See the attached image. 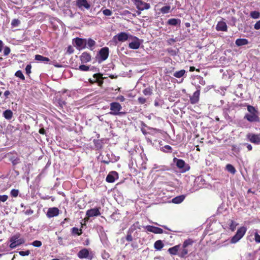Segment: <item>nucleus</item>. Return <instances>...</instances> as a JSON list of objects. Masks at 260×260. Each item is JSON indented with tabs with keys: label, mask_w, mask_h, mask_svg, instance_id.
Instances as JSON below:
<instances>
[{
	"label": "nucleus",
	"mask_w": 260,
	"mask_h": 260,
	"mask_svg": "<svg viewBox=\"0 0 260 260\" xmlns=\"http://www.w3.org/2000/svg\"><path fill=\"white\" fill-rule=\"evenodd\" d=\"M185 199V196L183 195L179 196L177 197H176L175 198H173L172 200V202L174 204H180L183 201V200Z\"/></svg>",
	"instance_id": "c756f323"
},
{
	"label": "nucleus",
	"mask_w": 260,
	"mask_h": 260,
	"mask_svg": "<svg viewBox=\"0 0 260 260\" xmlns=\"http://www.w3.org/2000/svg\"><path fill=\"white\" fill-rule=\"evenodd\" d=\"M216 29L217 31H226L228 27L226 23L224 21H219L216 26Z\"/></svg>",
	"instance_id": "aec40b11"
},
{
	"label": "nucleus",
	"mask_w": 260,
	"mask_h": 260,
	"mask_svg": "<svg viewBox=\"0 0 260 260\" xmlns=\"http://www.w3.org/2000/svg\"><path fill=\"white\" fill-rule=\"evenodd\" d=\"M246 145L248 151H251L252 149V146L251 144L246 143L245 144Z\"/></svg>",
	"instance_id": "680f3d73"
},
{
	"label": "nucleus",
	"mask_w": 260,
	"mask_h": 260,
	"mask_svg": "<svg viewBox=\"0 0 260 260\" xmlns=\"http://www.w3.org/2000/svg\"><path fill=\"white\" fill-rule=\"evenodd\" d=\"M31 66L29 64H27L25 68L26 74L29 75L31 73Z\"/></svg>",
	"instance_id": "3c124183"
},
{
	"label": "nucleus",
	"mask_w": 260,
	"mask_h": 260,
	"mask_svg": "<svg viewBox=\"0 0 260 260\" xmlns=\"http://www.w3.org/2000/svg\"><path fill=\"white\" fill-rule=\"evenodd\" d=\"M116 100L121 102H123L125 99L123 95H119L116 97Z\"/></svg>",
	"instance_id": "4d7b16f0"
},
{
	"label": "nucleus",
	"mask_w": 260,
	"mask_h": 260,
	"mask_svg": "<svg viewBox=\"0 0 260 260\" xmlns=\"http://www.w3.org/2000/svg\"><path fill=\"white\" fill-rule=\"evenodd\" d=\"M245 106H247V111L249 113L246 114L244 118L250 122H259L260 118L258 116V112L255 107L246 104Z\"/></svg>",
	"instance_id": "f257e3e1"
},
{
	"label": "nucleus",
	"mask_w": 260,
	"mask_h": 260,
	"mask_svg": "<svg viewBox=\"0 0 260 260\" xmlns=\"http://www.w3.org/2000/svg\"><path fill=\"white\" fill-rule=\"evenodd\" d=\"M100 207L99 208H94L88 210L86 211V215L88 217H91L93 216H98L101 215V212L100 211Z\"/></svg>",
	"instance_id": "ddd939ff"
},
{
	"label": "nucleus",
	"mask_w": 260,
	"mask_h": 260,
	"mask_svg": "<svg viewBox=\"0 0 260 260\" xmlns=\"http://www.w3.org/2000/svg\"><path fill=\"white\" fill-rule=\"evenodd\" d=\"M59 210L57 207L49 208L47 212V216L51 218L59 215Z\"/></svg>",
	"instance_id": "4468645a"
},
{
	"label": "nucleus",
	"mask_w": 260,
	"mask_h": 260,
	"mask_svg": "<svg viewBox=\"0 0 260 260\" xmlns=\"http://www.w3.org/2000/svg\"><path fill=\"white\" fill-rule=\"evenodd\" d=\"M117 77H118V76L116 75L110 74V75H109V77L110 78L112 79H116L117 78Z\"/></svg>",
	"instance_id": "69168bd1"
},
{
	"label": "nucleus",
	"mask_w": 260,
	"mask_h": 260,
	"mask_svg": "<svg viewBox=\"0 0 260 260\" xmlns=\"http://www.w3.org/2000/svg\"><path fill=\"white\" fill-rule=\"evenodd\" d=\"M145 228L147 231L154 234H162L164 232L163 230L160 228L150 225L146 226Z\"/></svg>",
	"instance_id": "2eb2a0df"
},
{
	"label": "nucleus",
	"mask_w": 260,
	"mask_h": 260,
	"mask_svg": "<svg viewBox=\"0 0 260 260\" xmlns=\"http://www.w3.org/2000/svg\"><path fill=\"white\" fill-rule=\"evenodd\" d=\"M254 28L256 30L260 29V20L257 21L254 25Z\"/></svg>",
	"instance_id": "13d9d810"
},
{
	"label": "nucleus",
	"mask_w": 260,
	"mask_h": 260,
	"mask_svg": "<svg viewBox=\"0 0 260 260\" xmlns=\"http://www.w3.org/2000/svg\"><path fill=\"white\" fill-rule=\"evenodd\" d=\"M31 245L34 247H40L42 246V242L39 240H35L32 243Z\"/></svg>",
	"instance_id": "a18cd8bd"
},
{
	"label": "nucleus",
	"mask_w": 260,
	"mask_h": 260,
	"mask_svg": "<svg viewBox=\"0 0 260 260\" xmlns=\"http://www.w3.org/2000/svg\"><path fill=\"white\" fill-rule=\"evenodd\" d=\"M122 107L118 102H112L110 104V112L109 114L112 115H123L126 114L125 112H121Z\"/></svg>",
	"instance_id": "20e7f679"
},
{
	"label": "nucleus",
	"mask_w": 260,
	"mask_h": 260,
	"mask_svg": "<svg viewBox=\"0 0 260 260\" xmlns=\"http://www.w3.org/2000/svg\"><path fill=\"white\" fill-rule=\"evenodd\" d=\"M103 13L105 16H110L112 15V12L110 10L106 9L103 11Z\"/></svg>",
	"instance_id": "49530a36"
},
{
	"label": "nucleus",
	"mask_w": 260,
	"mask_h": 260,
	"mask_svg": "<svg viewBox=\"0 0 260 260\" xmlns=\"http://www.w3.org/2000/svg\"><path fill=\"white\" fill-rule=\"evenodd\" d=\"M247 229L244 226H242L238 229L236 234L232 237L231 240L232 243H236L240 240L245 235Z\"/></svg>",
	"instance_id": "423d86ee"
},
{
	"label": "nucleus",
	"mask_w": 260,
	"mask_h": 260,
	"mask_svg": "<svg viewBox=\"0 0 260 260\" xmlns=\"http://www.w3.org/2000/svg\"><path fill=\"white\" fill-rule=\"evenodd\" d=\"M164 246V244L160 240H157L154 244V247L157 250H160Z\"/></svg>",
	"instance_id": "c85d7f7f"
},
{
	"label": "nucleus",
	"mask_w": 260,
	"mask_h": 260,
	"mask_svg": "<svg viewBox=\"0 0 260 260\" xmlns=\"http://www.w3.org/2000/svg\"><path fill=\"white\" fill-rule=\"evenodd\" d=\"M35 60H36L37 61H39L40 62H46V63H47L48 62H49L50 61V59L49 58L44 57V56L39 55V54L36 55L35 57Z\"/></svg>",
	"instance_id": "bb28decb"
},
{
	"label": "nucleus",
	"mask_w": 260,
	"mask_h": 260,
	"mask_svg": "<svg viewBox=\"0 0 260 260\" xmlns=\"http://www.w3.org/2000/svg\"><path fill=\"white\" fill-rule=\"evenodd\" d=\"M162 148H165L166 149V150H164L165 152H171L172 150V148L170 145H165Z\"/></svg>",
	"instance_id": "5fc2aeb1"
},
{
	"label": "nucleus",
	"mask_w": 260,
	"mask_h": 260,
	"mask_svg": "<svg viewBox=\"0 0 260 260\" xmlns=\"http://www.w3.org/2000/svg\"><path fill=\"white\" fill-rule=\"evenodd\" d=\"M185 73V71L184 70H181L180 71H177V72H175L173 74V76L175 77L179 78L183 77V75H184Z\"/></svg>",
	"instance_id": "c9c22d12"
},
{
	"label": "nucleus",
	"mask_w": 260,
	"mask_h": 260,
	"mask_svg": "<svg viewBox=\"0 0 260 260\" xmlns=\"http://www.w3.org/2000/svg\"><path fill=\"white\" fill-rule=\"evenodd\" d=\"M20 24V21L18 19H14L12 20L11 25L12 27H17Z\"/></svg>",
	"instance_id": "a19ab883"
},
{
	"label": "nucleus",
	"mask_w": 260,
	"mask_h": 260,
	"mask_svg": "<svg viewBox=\"0 0 260 260\" xmlns=\"http://www.w3.org/2000/svg\"><path fill=\"white\" fill-rule=\"evenodd\" d=\"M171 9V7L170 6H166L162 7L160 9V11L163 14H167L169 12Z\"/></svg>",
	"instance_id": "4c0bfd02"
},
{
	"label": "nucleus",
	"mask_w": 260,
	"mask_h": 260,
	"mask_svg": "<svg viewBox=\"0 0 260 260\" xmlns=\"http://www.w3.org/2000/svg\"><path fill=\"white\" fill-rule=\"evenodd\" d=\"M237 225V224L234 220H230V228L232 231H235Z\"/></svg>",
	"instance_id": "37998d69"
},
{
	"label": "nucleus",
	"mask_w": 260,
	"mask_h": 260,
	"mask_svg": "<svg viewBox=\"0 0 260 260\" xmlns=\"http://www.w3.org/2000/svg\"><path fill=\"white\" fill-rule=\"evenodd\" d=\"M200 95V90H196L193 94V95L190 97V102L191 104H196L199 101Z\"/></svg>",
	"instance_id": "dca6fc26"
},
{
	"label": "nucleus",
	"mask_w": 260,
	"mask_h": 260,
	"mask_svg": "<svg viewBox=\"0 0 260 260\" xmlns=\"http://www.w3.org/2000/svg\"><path fill=\"white\" fill-rule=\"evenodd\" d=\"M194 71H196L197 72H200V69H196L194 67H190L189 68V71L190 72H193Z\"/></svg>",
	"instance_id": "052dcab7"
},
{
	"label": "nucleus",
	"mask_w": 260,
	"mask_h": 260,
	"mask_svg": "<svg viewBox=\"0 0 260 260\" xmlns=\"http://www.w3.org/2000/svg\"><path fill=\"white\" fill-rule=\"evenodd\" d=\"M175 42V40L173 39V38H171L170 39H169V40H168V43L171 45L172 43H174Z\"/></svg>",
	"instance_id": "774afa93"
},
{
	"label": "nucleus",
	"mask_w": 260,
	"mask_h": 260,
	"mask_svg": "<svg viewBox=\"0 0 260 260\" xmlns=\"http://www.w3.org/2000/svg\"><path fill=\"white\" fill-rule=\"evenodd\" d=\"M255 241L257 243H260V235L256 233L254 235Z\"/></svg>",
	"instance_id": "bf43d9fd"
},
{
	"label": "nucleus",
	"mask_w": 260,
	"mask_h": 260,
	"mask_svg": "<svg viewBox=\"0 0 260 260\" xmlns=\"http://www.w3.org/2000/svg\"><path fill=\"white\" fill-rule=\"evenodd\" d=\"M193 243L194 241L190 238L185 240L183 243L180 252L178 253L179 256L181 258L185 257L188 253L189 247L192 246Z\"/></svg>",
	"instance_id": "7ed1b4c3"
},
{
	"label": "nucleus",
	"mask_w": 260,
	"mask_h": 260,
	"mask_svg": "<svg viewBox=\"0 0 260 260\" xmlns=\"http://www.w3.org/2000/svg\"><path fill=\"white\" fill-rule=\"evenodd\" d=\"M45 132V129L44 128H41L39 131V133L41 135H44Z\"/></svg>",
	"instance_id": "e2e57ef3"
},
{
	"label": "nucleus",
	"mask_w": 260,
	"mask_h": 260,
	"mask_svg": "<svg viewBox=\"0 0 260 260\" xmlns=\"http://www.w3.org/2000/svg\"><path fill=\"white\" fill-rule=\"evenodd\" d=\"M19 254L21 255V256H27V255H28L29 254H30V251L29 250H27L26 251H20L19 252Z\"/></svg>",
	"instance_id": "09e8293b"
},
{
	"label": "nucleus",
	"mask_w": 260,
	"mask_h": 260,
	"mask_svg": "<svg viewBox=\"0 0 260 260\" xmlns=\"http://www.w3.org/2000/svg\"><path fill=\"white\" fill-rule=\"evenodd\" d=\"M19 192L18 189H13L10 191V194L12 197L16 198L18 196Z\"/></svg>",
	"instance_id": "c03bdc74"
},
{
	"label": "nucleus",
	"mask_w": 260,
	"mask_h": 260,
	"mask_svg": "<svg viewBox=\"0 0 260 260\" xmlns=\"http://www.w3.org/2000/svg\"><path fill=\"white\" fill-rule=\"evenodd\" d=\"M167 51L168 53L170 55H171L172 56H175V55H176V50L173 49L172 48H168V49H167Z\"/></svg>",
	"instance_id": "de8ad7c7"
},
{
	"label": "nucleus",
	"mask_w": 260,
	"mask_h": 260,
	"mask_svg": "<svg viewBox=\"0 0 260 260\" xmlns=\"http://www.w3.org/2000/svg\"><path fill=\"white\" fill-rule=\"evenodd\" d=\"M174 162H176V165L178 168L183 170V172L188 171L190 169L189 166L188 164L186 165L185 161L182 159L174 158Z\"/></svg>",
	"instance_id": "1a4fd4ad"
},
{
	"label": "nucleus",
	"mask_w": 260,
	"mask_h": 260,
	"mask_svg": "<svg viewBox=\"0 0 260 260\" xmlns=\"http://www.w3.org/2000/svg\"><path fill=\"white\" fill-rule=\"evenodd\" d=\"M88 47L91 50H93V47L95 45V42L92 39L89 38L87 40Z\"/></svg>",
	"instance_id": "2f4dec72"
},
{
	"label": "nucleus",
	"mask_w": 260,
	"mask_h": 260,
	"mask_svg": "<svg viewBox=\"0 0 260 260\" xmlns=\"http://www.w3.org/2000/svg\"><path fill=\"white\" fill-rule=\"evenodd\" d=\"M3 116L7 120H10L13 117V112L11 110H7L3 112Z\"/></svg>",
	"instance_id": "7c9ffc66"
},
{
	"label": "nucleus",
	"mask_w": 260,
	"mask_h": 260,
	"mask_svg": "<svg viewBox=\"0 0 260 260\" xmlns=\"http://www.w3.org/2000/svg\"><path fill=\"white\" fill-rule=\"evenodd\" d=\"M34 211L32 209H29V210H27L25 211V213L26 214L29 215V214H32L33 213Z\"/></svg>",
	"instance_id": "0e129e2a"
},
{
	"label": "nucleus",
	"mask_w": 260,
	"mask_h": 260,
	"mask_svg": "<svg viewBox=\"0 0 260 260\" xmlns=\"http://www.w3.org/2000/svg\"><path fill=\"white\" fill-rule=\"evenodd\" d=\"M71 231L73 235H77L78 236H80L82 234V229H79L76 227L73 228Z\"/></svg>",
	"instance_id": "473e14b6"
},
{
	"label": "nucleus",
	"mask_w": 260,
	"mask_h": 260,
	"mask_svg": "<svg viewBox=\"0 0 260 260\" xmlns=\"http://www.w3.org/2000/svg\"><path fill=\"white\" fill-rule=\"evenodd\" d=\"M8 199V197L7 195H0V202H5Z\"/></svg>",
	"instance_id": "864d4df0"
},
{
	"label": "nucleus",
	"mask_w": 260,
	"mask_h": 260,
	"mask_svg": "<svg viewBox=\"0 0 260 260\" xmlns=\"http://www.w3.org/2000/svg\"><path fill=\"white\" fill-rule=\"evenodd\" d=\"M225 168H226V170L228 172H230L231 173H232L233 174H235L236 170L235 168H234V167L233 165H232L231 164L226 165Z\"/></svg>",
	"instance_id": "f704fd0d"
},
{
	"label": "nucleus",
	"mask_w": 260,
	"mask_h": 260,
	"mask_svg": "<svg viewBox=\"0 0 260 260\" xmlns=\"http://www.w3.org/2000/svg\"><path fill=\"white\" fill-rule=\"evenodd\" d=\"M249 42L246 39H237L235 41V44L237 46H241L247 45Z\"/></svg>",
	"instance_id": "393cba45"
},
{
	"label": "nucleus",
	"mask_w": 260,
	"mask_h": 260,
	"mask_svg": "<svg viewBox=\"0 0 260 260\" xmlns=\"http://www.w3.org/2000/svg\"><path fill=\"white\" fill-rule=\"evenodd\" d=\"M10 160L14 166L16 165L20 162V158L18 157L13 156L10 158Z\"/></svg>",
	"instance_id": "58836bf2"
},
{
	"label": "nucleus",
	"mask_w": 260,
	"mask_h": 260,
	"mask_svg": "<svg viewBox=\"0 0 260 260\" xmlns=\"http://www.w3.org/2000/svg\"><path fill=\"white\" fill-rule=\"evenodd\" d=\"M115 37L119 42H124L126 41L128 38V35L124 32L119 33Z\"/></svg>",
	"instance_id": "5701e85b"
},
{
	"label": "nucleus",
	"mask_w": 260,
	"mask_h": 260,
	"mask_svg": "<svg viewBox=\"0 0 260 260\" xmlns=\"http://www.w3.org/2000/svg\"><path fill=\"white\" fill-rule=\"evenodd\" d=\"M73 41L78 50L85 49L86 47L87 40L86 39L77 37L73 40Z\"/></svg>",
	"instance_id": "9d476101"
},
{
	"label": "nucleus",
	"mask_w": 260,
	"mask_h": 260,
	"mask_svg": "<svg viewBox=\"0 0 260 260\" xmlns=\"http://www.w3.org/2000/svg\"><path fill=\"white\" fill-rule=\"evenodd\" d=\"M139 222H137L136 223V224H138ZM135 226V223L131 227V228L128 230L127 233V235H126V236L125 237V239L126 240L128 241V242H132L133 240V237L132 236V232H133L134 230H135V228L133 227Z\"/></svg>",
	"instance_id": "4be33fe9"
},
{
	"label": "nucleus",
	"mask_w": 260,
	"mask_h": 260,
	"mask_svg": "<svg viewBox=\"0 0 260 260\" xmlns=\"http://www.w3.org/2000/svg\"><path fill=\"white\" fill-rule=\"evenodd\" d=\"M78 257L80 259L86 258L91 260L93 257V255L91 252L85 248L80 250L77 253Z\"/></svg>",
	"instance_id": "0eeeda50"
},
{
	"label": "nucleus",
	"mask_w": 260,
	"mask_h": 260,
	"mask_svg": "<svg viewBox=\"0 0 260 260\" xmlns=\"http://www.w3.org/2000/svg\"><path fill=\"white\" fill-rule=\"evenodd\" d=\"M193 243L194 241L190 238L185 240L183 243L180 252L178 253L179 256L181 258L185 257L188 253L189 247L192 246Z\"/></svg>",
	"instance_id": "f03ea898"
},
{
	"label": "nucleus",
	"mask_w": 260,
	"mask_h": 260,
	"mask_svg": "<svg viewBox=\"0 0 260 260\" xmlns=\"http://www.w3.org/2000/svg\"><path fill=\"white\" fill-rule=\"evenodd\" d=\"M152 87H148L143 90V93L145 95H151L152 94Z\"/></svg>",
	"instance_id": "72a5a7b5"
},
{
	"label": "nucleus",
	"mask_w": 260,
	"mask_h": 260,
	"mask_svg": "<svg viewBox=\"0 0 260 260\" xmlns=\"http://www.w3.org/2000/svg\"><path fill=\"white\" fill-rule=\"evenodd\" d=\"M109 54V49L107 47H103L99 51V55L100 59L102 61L106 60Z\"/></svg>",
	"instance_id": "f8f14e48"
},
{
	"label": "nucleus",
	"mask_w": 260,
	"mask_h": 260,
	"mask_svg": "<svg viewBox=\"0 0 260 260\" xmlns=\"http://www.w3.org/2000/svg\"><path fill=\"white\" fill-rule=\"evenodd\" d=\"M80 59L82 63L89 62L91 59V56L89 53L84 52L80 56Z\"/></svg>",
	"instance_id": "f3484780"
},
{
	"label": "nucleus",
	"mask_w": 260,
	"mask_h": 260,
	"mask_svg": "<svg viewBox=\"0 0 260 260\" xmlns=\"http://www.w3.org/2000/svg\"><path fill=\"white\" fill-rule=\"evenodd\" d=\"M11 50L9 47L6 46L4 50V54L5 56H7L10 53Z\"/></svg>",
	"instance_id": "8fccbe9b"
},
{
	"label": "nucleus",
	"mask_w": 260,
	"mask_h": 260,
	"mask_svg": "<svg viewBox=\"0 0 260 260\" xmlns=\"http://www.w3.org/2000/svg\"><path fill=\"white\" fill-rule=\"evenodd\" d=\"M250 16L253 19H258L260 17V13L258 11H252L250 13Z\"/></svg>",
	"instance_id": "e433bc0d"
},
{
	"label": "nucleus",
	"mask_w": 260,
	"mask_h": 260,
	"mask_svg": "<svg viewBox=\"0 0 260 260\" xmlns=\"http://www.w3.org/2000/svg\"><path fill=\"white\" fill-rule=\"evenodd\" d=\"M181 20L179 19L171 18L168 20L167 23L169 25L172 26H176L177 25H180Z\"/></svg>",
	"instance_id": "a878e982"
},
{
	"label": "nucleus",
	"mask_w": 260,
	"mask_h": 260,
	"mask_svg": "<svg viewBox=\"0 0 260 260\" xmlns=\"http://www.w3.org/2000/svg\"><path fill=\"white\" fill-rule=\"evenodd\" d=\"M77 6L80 9L84 7L88 10L90 8V5L88 3L87 0H77Z\"/></svg>",
	"instance_id": "a211bd4d"
},
{
	"label": "nucleus",
	"mask_w": 260,
	"mask_h": 260,
	"mask_svg": "<svg viewBox=\"0 0 260 260\" xmlns=\"http://www.w3.org/2000/svg\"><path fill=\"white\" fill-rule=\"evenodd\" d=\"M58 240L59 245H62V238L61 237H58Z\"/></svg>",
	"instance_id": "338daca9"
},
{
	"label": "nucleus",
	"mask_w": 260,
	"mask_h": 260,
	"mask_svg": "<svg viewBox=\"0 0 260 260\" xmlns=\"http://www.w3.org/2000/svg\"><path fill=\"white\" fill-rule=\"evenodd\" d=\"M74 49L72 46L70 45L68 47L67 50V53H68L69 54H72L74 52Z\"/></svg>",
	"instance_id": "6e6d98bb"
},
{
	"label": "nucleus",
	"mask_w": 260,
	"mask_h": 260,
	"mask_svg": "<svg viewBox=\"0 0 260 260\" xmlns=\"http://www.w3.org/2000/svg\"><path fill=\"white\" fill-rule=\"evenodd\" d=\"M93 77L95 79V81L98 83L99 86H102L104 83L103 75L101 73L94 74Z\"/></svg>",
	"instance_id": "6ab92c4d"
},
{
	"label": "nucleus",
	"mask_w": 260,
	"mask_h": 260,
	"mask_svg": "<svg viewBox=\"0 0 260 260\" xmlns=\"http://www.w3.org/2000/svg\"><path fill=\"white\" fill-rule=\"evenodd\" d=\"M138 101L140 104H144L146 102V99L143 97H139L138 99Z\"/></svg>",
	"instance_id": "603ef678"
},
{
	"label": "nucleus",
	"mask_w": 260,
	"mask_h": 260,
	"mask_svg": "<svg viewBox=\"0 0 260 260\" xmlns=\"http://www.w3.org/2000/svg\"><path fill=\"white\" fill-rule=\"evenodd\" d=\"M115 176L118 178V173L115 171L110 172L106 177V180L109 183H113L115 180Z\"/></svg>",
	"instance_id": "412c9836"
},
{
	"label": "nucleus",
	"mask_w": 260,
	"mask_h": 260,
	"mask_svg": "<svg viewBox=\"0 0 260 260\" xmlns=\"http://www.w3.org/2000/svg\"><path fill=\"white\" fill-rule=\"evenodd\" d=\"M136 38V40L133 42H132L129 43L128 47L131 49H138L140 46V43L139 42V39L137 38Z\"/></svg>",
	"instance_id": "b1692460"
},
{
	"label": "nucleus",
	"mask_w": 260,
	"mask_h": 260,
	"mask_svg": "<svg viewBox=\"0 0 260 260\" xmlns=\"http://www.w3.org/2000/svg\"><path fill=\"white\" fill-rule=\"evenodd\" d=\"M77 70H79L81 71H87L89 70V67L84 64H81L79 66L78 68H76Z\"/></svg>",
	"instance_id": "ea45409f"
},
{
	"label": "nucleus",
	"mask_w": 260,
	"mask_h": 260,
	"mask_svg": "<svg viewBox=\"0 0 260 260\" xmlns=\"http://www.w3.org/2000/svg\"><path fill=\"white\" fill-rule=\"evenodd\" d=\"M247 140L255 145L260 144V134L248 133L246 135Z\"/></svg>",
	"instance_id": "9b49d317"
},
{
	"label": "nucleus",
	"mask_w": 260,
	"mask_h": 260,
	"mask_svg": "<svg viewBox=\"0 0 260 260\" xmlns=\"http://www.w3.org/2000/svg\"><path fill=\"white\" fill-rule=\"evenodd\" d=\"M20 234H17L10 239V247L12 249L15 248L16 247L20 246L25 243V240L23 238H20Z\"/></svg>",
	"instance_id": "39448f33"
},
{
	"label": "nucleus",
	"mask_w": 260,
	"mask_h": 260,
	"mask_svg": "<svg viewBox=\"0 0 260 260\" xmlns=\"http://www.w3.org/2000/svg\"><path fill=\"white\" fill-rule=\"evenodd\" d=\"M137 9L140 11L148 10L150 8L149 4L145 3L142 0H132Z\"/></svg>",
	"instance_id": "6e6552de"
},
{
	"label": "nucleus",
	"mask_w": 260,
	"mask_h": 260,
	"mask_svg": "<svg viewBox=\"0 0 260 260\" xmlns=\"http://www.w3.org/2000/svg\"><path fill=\"white\" fill-rule=\"evenodd\" d=\"M15 75L16 77H19V78H20L22 80H25V77H24V76L23 75V73H22V72L20 70L17 71L15 73Z\"/></svg>",
	"instance_id": "79ce46f5"
},
{
	"label": "nucleus",
	"mask_w": 260,
	"mask_h": 260,
	"mask_svg": "<svg viewBox=\"0 0 260 260\" xmlns=\"http://www.w3.org/2000/svg\"><path fill=\"white\" fill-rule=\"evenodd\" d=\"M180 245H175L172 247L169 248L168 252L171 255H176L177 254V252L180 249Z\"/></svg>",
	"instance_id": "cd10ccee"
}]
</instances>
